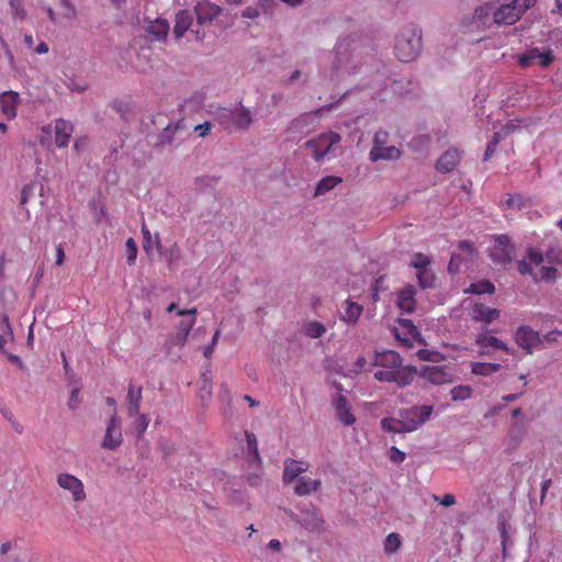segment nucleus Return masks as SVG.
<instances>
[{
	"label": "nucleus",
	"mask_w": 562,
	"mask_h": 562,
	"mask_svg": "<svg viewBox=\"0 0 562 562\" xmlns=\"http://www.w3.org/2000/svg\"><path fill=\"white\" fill-rule=\"evenodd\" d=\"M461 262V258L459 255H452L451 256V259H450V262H449V266H448V270L450 273H457L458 270H459V263Z\"/></svg>",
	"instance_id": "774afa93"
},
{
	"label": "nucleus",
	"mask_w": 562,
	"mask_h": 562,
	"mask_svg": "<svg viewBox=\"0 0 562 562\" xmlns=\"http://www.w3.org/2000/svg\"><path fill=\"white\" fill-rule=\"evenodd\" d=\"M498 529L501 531V537H502L503 554L505 555L506 554L507 543L509 541V536L507 533L506 522H505L504 519L498 521Z\"/></svg>",
	"instance_id": "13d9d810"
},
{
	"label": "nucleus",
	"mask_w": 562,
	"mask_h": 562,
	"mask_svg": "<svg viewBox=\"0 0 562 562\" xmlns=\"http://www.w3.org/2000/svg\"><path fill=\"white\" fill-rule=\"evenodd\" d=\"M495 291L494 284L488 280H483L477 283H472L470 286L464 290L465 293H473V294H484L488 293L492 294Z\"/></svg>",
	"instance_id": "58836bf2"
},
{
	"label": "nucleus",
	"mask_w": 562,
	"mask_h": 562,
	"mask_svg": "<svg viewBox=\"0 0 562 562\" xmlns=\"http://www.w3.org/2000/svg\"><path fill=\"white\" fill-rule=\"evenodd\" d=\"M473 390L469 385H457L450 390L453 401H464L472 396Z\"/></svg>",
	"instance_id": "c03bdc74"
},
{
	"label": "nucleus",
	"mask_w": 562,
	"mask_h": 562,
	"mask_svg": "<svg viewBox=\"0 0 562 562\" xmlns=\"http://www.w3.org/2000/svg\"><path fill=\"white\" fill-rule=\"evenodd\" d=\"M196 308H190V310H177V315L181 317H186L183 321L180 322L178 325V330L180 333H183L186 335L190 334V330L192 329L193 325L195 324V315H196Z\"/></svg>",
	"instance_id": "7c9ffc66"
},
{
	"label": "nucleus",
	"mask_w": 562,
	"mask_h": 562,
	"mask_svg": "<svg viewBox=\"0 0 562 562\" xmlns=\"http://www.w3.org/2000/svg\"><path fill=\"white\" fill-rule=\"evenodd\" d=\"M308 469V463L304 461H297L294 459H286L284 461V470L282 475V481L284 484H291L294 481L296 482L300 479L301 474L306 472Z\"/></svg>",
	"instance_id": "4468645a"
},
{
	"label": "nucleus",
	"mask_w": 562,
	"mask_h": 562,
	"mask_svg": "<svg viewBox=\"0 0 562 562\" xmlns=\"http://www.w3.org/2000/svg\"><path fill=\"white\" fill-rule=\"evenodd\" d=\"M389 458L393 463L400 464L405 460L406 454L398 448L391 447L390 452H389Z\"/></svg>",
	"instance_id": "4d7b16f0"
},
{
	"label": "nucleus",
	"mask_w": 562,
	"mask_h": 562,
	"mask_svg": "<svg viewBox=\"0 0 562 562\" xmlns=\"http://www.w3.org/2000/svg\"><path fill=\"white\" fill-rule=\"evenodd\" d=\"M432 498L435 502L445 507L453 506L457 503L454 495L450 493L445 494L442 497H439L438 495H432Z\"/></svg>",
	"instance_id": "6e6d98bb"
},
{
	"label": "nucleus",
	"mask_w": 562,
	"mask_h": 562,
	"mask_svg": "<svg viewBox=\"0 0 562 562\" xmlns=\"http://www.w3.org/2000/svg\"><path fill=\"white\" fill-rule=\"evenodd\" d=\"M311 121H312L311 114H302V115L293 119L289 123L285 132L288 134H303L307 131V127L310 126Z\"/></svg>",
	"instance_id": "2f4dec72"
},
{
	"label": "nucleus",
	"mask_w": 562,
	"mask_h": 562,
	"mask_svg": "<svg viewBox=\"0 0 562 562\" xmlns=\"http://www.w3.org/2000/svg\"><path fill=\"white\" fill-rule=\"evenodd\" d=\"M501 312L496 308L487 307L483 304L475 303L472 308V317L475 321H481L486 324L499 317Z\"/></svg>",
	"instance_id": "bb28decb"
},
{
	"label": "nucleus",
	"mask_w": 562,
	"mask_h": 562,
	"mask_svg": "<svg viewBox=\"0 0 562 562\" xmlns=\"http://www.w3.org/2000/svg\"><path fill=\"white\" fill-rule=\"evenodd\" d=\"M351 61V55L349 54L347 47L342 45L341 43L337 44L335 47V60H334V68L336 71L340 69L348 70V66Z\"/></svg>",
	"instance_id": "c756f323"
},
{
	"label": "nucleus",
	"mask_w": 562,
	"mask_h": 562,
	"mask_svg": "<svg viewBox=\"0 0 562 562\" xmlns=\"http://www.w3.org/2000/svg\"><path fill=\"white\" fill-rule=\"evenodd\" d=\"M189 335L177 331L166 342L167 353L171 355L173 347H183Z\"/></svg>",
	"instance_id": "a18cd8bd"
},
{
	"label": "nucleus",
	"mask_w": 562,
	"mask_h": 562,
	"mask_svg": "<svg viewBox=\"0 0 562 562\" xmlns=\"http://www.w3.org/2000/svg\"><path fill=\"white\" fill-rule=\"evenodd\" d=\"M400 325L403 328L407 329V333L411 336L418 335V330H417V328L415 327V325L413 324V322L411 319H400Z\"/></svg>",
	"instance_id": "338daca9"
},
{
	"label": "nucleus",
	"mask_w": 562,
	"mask_h": 562,
	"mask_svg": "<svg viewBox=\"0 0 562 562\" xmlns=\"http://www.w3.org/2000/svg\"><path fill=\"white\" fill-rule=\"evenodd\" d=\"M193 24V14L189 10H181L176 14L173 35L177 40L181 38Z\"/></svg>",
	"instance_id": "4be33fe9"
},
{
	"label": "nucleus",
	"mask_w": 562,
	"mask_h": 562,
	"mask_svg": "<svg viewBox=\"0 0 562 562\" xmlns=\"http://www.w3.org/2000/svg\"><path fill=\"white\" fill-rule=\"evenodd\" d=\"M416 277L418 279V283H419L420 288L427 289V288H431L434 285L435 274L431 272L430 269L417 271Z\"/></svg>",
	"instance_id": "49530a36"
},
{
	"label": "nucleus",
	"mask_w": 562,
	"mask_h": 562,
	"mask_svg": "<svg viewBox=\"0 0 562 562\" xmlns=\"http://www.w3.org/2000/svg\"><path fill=\"white\" fill-rule=\"evenodd\" d=\"M213 119L228 132H246L255 121L251 111L243 104L233 108H218L213 112Z\"/></svg>",
	"instance_id": "7ed1b4c3"
},
{
	"label": "nucleus",
	"mask_w": 562,
	"mask_h": 562,
	"mask_svg": "<svg viewBox=\"0 0 562 562\" xmlns=\"http://www.w3.org/2000/svg\"><path fill=\"white\" fill-rule=\"evenodd\" d=\"M126 254H127V263L133 265L136 260L137 256V246L133 238H128L126 240Z\"/></svg>",
	"instance_id": "603ef678"
},
{
	"label": "nucleus",
	"mask_w": 562,
	"mask_h": 562,
	"mask_svg": "<svg viewBox=\"0 0 562 562\" xmlns=\"http://www.w3.org/2000/svg\"><path fill=\"white\" fill-rule=\"evenodd\" d=\"M0 327L2 330L0 334V351H2L5 344L13 339V331L8 315L4 314L0 317Z\"/></svg>",
	"instance_id": "4c0bfd02"
},
{
	"label": "nucleus",
	"mask_w": 562,
	"mask_h": 562,
	"mask_svg": "<svg viewBox=\"0 0 562 562\" xmlns=\"http://www.w3.org/2000/svg\"><path fill=\"white\" fill-rule=\"evenodd\" d=\"M300 524L310 531H322L324 529V519L314 507L301 512Z\"/></svg>",
	"instance_id": "2eb2a0df"
},
{
	"label": "nucleus",
	"mask_w": 562,
	"mask_h": 562,
	"mask_svg": "<svg viewBox=\"0 0 562 562\" xmlns=\"http://www.w3.org/2000/svg\"><path fill=\"white\" fill-rule=\"evenodd\" d=\"M80 405L79 389H74L70 393L67 406L70 411H75Z\"/></svg>",
	"instance_id": "e2e57ef3"
},
{
	"label": "nucleus",
	"mask_w": 562,
	"mask_h": 562,
	"mask_svg": "<svg viewBox=\"0 0 562 562\" xmlns=\"http://www.w3.org/2000/svg\"><path fill=\"white\" fill-rule=\"evenodd\" d=\"M55 143L58 147H66L71 137L74 127L72 124L66 120L58 119L55 121Z\"/></svg>",
	"instance_id": "412c9836"
},
{
	"label": "nucleus",
	"mask_w": 562,
	"mask_h": 562,
	"mask_svg": "<svg viewBox=\"0 0 562 562\" xmlns=\"http://www.w3.org/2000/svg\"><path fill=\"white\" fill-rule=\"evenodd\" d=\"M321 485V480H312L306 476H301L300 479H297L293 487V491L297 496H306L317 492Z\"/></svg>",
	"instance_id": "a878e982"
},
{
	"label": "nucleus",
	"mask_w": 562,
	"mask_h": 562,
	"mask_svg": "<svg viewBox=\"0 0 562 562\" xmlns=\"http://www.w3.org/2000/svg\"><path fill=\"white\" fill-rule=\"evenodd\" d=\"M422 30L414 24L404 26L396 38L395 54L402 61L414 60L422 52Z\"/></svg>",
	"instance_id": "20e7f679"
},
{
	"label": "nucleus",
	"mask_w": 562,
	"mask_h": 562,
	"mask_svg": "<svg viewBox=\"0 0 562 562\" xmlns=\"http://www.w3.org/2000/svg\"><path fill=\"white\" fill-rule=\"evenodd\" d=\"M557 274L558 270L554 267H541L538 274V282L541 280L554 281Z\"/></svg>",
	"instance_id": "3c124183"
},
{
	"label": "nucleus",
	"mask_w": 562,
	"mask_h": 562,
	"mask_svg": "<svg viewBox=\"0 0 562 562\" xmlns=\"http://www.w3.org/2000/svg\"><path fill=\"white\" fill-rule=\"evenodd\" d=\"M278 7L279 2L277 0H258L257 2L244 8L240 11V16L259 23L258 21L260 19L271 20Z\"/></svg>",
	"instance_id": "6e6552de"
},
{
	"label": "nucleus",
	"mask_w": 562,
	"mask_h": 562,
	"mask_svg": "<svg viewBox=\"0 0 562 562\" xmlns=\"http://www.w3.org/2000/svg\"><path fill=\"white\" fill-rule=\"evenodd\" d=\"M372 366L382 368L374 372L375 380L394 382L400 387L409 385L417 372L415 367L403 366V359L396 351L387 349L374 352Z\"/></svg>",
	"instance_id": "f257e3e1"
},
{
	"label": "nucleus",
	"mask_w": 562,
	"mask_h": 562,
	"mask_svg": "<svg viewBox=\"0 0 562 562\" xmlns=\"http://www.w3.org/2000/svg\"><path fill=\"white\" fill-rule=\"evenodd\" d=\"M526 258L532 267H540L543 262L542 254L535 249H528Z\"/></svg>",
	"instance_id": "5fc2aeb1"
},
{
	"label": "nucleus",
	"mask_w": 562,
	"mask_h": 562,
	"mask_svg": "<svg viewBox=\"0 0 562 562\" xmlns=\"http://www.w3.org/2000/svg\"><path fill=\"white\" fill-rule=\"evenodd\" d=\"M111 106L123 120L130 119L132 113L131 102L117 99L112 102Z\"/></svg>",
	"instance_id": "79ce46f5"
},
{
	"label": "nucleus",
	"mask_w": 562,
	"mask_h": 562,
	"mask_svg": "<svg viewBox=\"0 0 562 562\" xmlns=\"http://www.w3.org/2000/svg\"><path fill=\"white\" fill-rule=\"evenodd\" d=\"M536 2L537 0H513L510 3L494 7L492 12L493 23L496 25H513Z\"/></svg>",
	"instance_id": "39448f33"
},
{
	"label": "nucleus",
	"mask_w": 562,
	"mask_h": 562,
	"mask_svg": "<svg viewBox=\"0 0 562 562\" xmlns=\"http://www.w3.org/2000/svg\"><path fill=\"white\" fill-rule=\"evenodd\" d=\"M419 375L435 385L452 381L451 374L443 367L438 366H424L419 371Z\"/></svg>",
	"instance_id": "ddd939ff"
},
{
	"label": "nucleus",
	"mask_w": 562,
	"mask_h": 562,
	"mask_svg": "<svg viewBox=\"0 0 562 562\" xmlns=\"http://www.w3.org/2000/svg\"><path fill=\"white\" fill-rule=\"evenodd\" d=\"M502 366L499 363L492 362H472L471 373L480 376H490L493 373L499 371Z\"/></svg>",
	"instance_id": "473e14b6"
},
{
	"label": "nucleus",
	"mask_w": 562,
	"mask_h": 562,
	"mask_svg": "<svg viewBox=\"0 0 562 562\" xmlns=\"http://www.w3.org/2000/svg\"><path fill=\"white\" fill-rule=\"evenodd\" d=\"M20 101V95L14 91H5L0 95V108L2 113L12 120L16 116V106Z\"/></svg>",
	"instance_id": "aec40b11"
},
{
	"label": "nucleus",
	"mask_w": 562,
	"mask_h": 562,
	"mask_svg": "<svg viewBox=\"0 0 562 562\" xmlns=\"http://www.w3.org/2000/svg\"><path fill=\"white\" fill-rule=\"evenodd\" d=\"M10 7L12 9L13 15L23 19L25 16V11L22 7L21 0H10Z\"/></svg>",
	"instance_id": "69168bd1"
},
{
	"label": "nucleus",
	"mask_w": 562,
	"mask_h": 562,
	"mask_svg": "<svg viewBox=\"0 0 562 562\" xmlns=\"http://www.w3.org/2000/svg\"><path fill=\"white\" fill-rule=\"evenodd\" d=\"M246 438H247V448H248L249 452H251L254 454V458L256 459V461L258 463H260L261 459H260L259 451H258V443H257L256 436L254 434L246 432Z\"/></svg>",
	"instance_id": "8fccbe9b"
},
{
	"label": "nucleus",
	"mask_w": 562,
	"mask_h": 562,
	"mask_svg": "<svg viewBox=\"0 0 562 562\" xmlns=\"http://www.w3.org/2000/svg\"><path fill=\"white\" fill-rule=\"evenodd\" d=\"M199 25H209L222 13V8L209 0H202L194 7Z\"/></svg>",
	"instance_id": "f8f14e48"
},
{
	"label": "nucleus",
	"mask_w": 562,
	"mask_h": 562,
	"mask_svg": "<svg viewBox=\"0 0 562 562\" xmlns=\"http://www.w3.org/2000/svg\"><path fill=\"white\" fill-rule=\"evenodd\" d=\"M387 140H389V133L386 131H383V130L376 131L373 136L372 148L385 146Z\"/></svg>",
	"instance_id": "864d4df0"
},
{
	"label": "nucleus",
	"mask_w": 562,
	"mask_h": 562,
	"mask_svg": "<svg viewBox=\"0 0 562 562\" xmlns=\"http://www.w3.org/2000/svg\"><path fill=\"white\" fill-rule=\"evenodd\" d=\"M493 10V4H485L476 8L473 14L474 21L481 25L491 26L492 24H494L492 16Z\"/></svg>",
	"instance_id": "72a5a7b5"
},
{
	"label": "nucleus",
	"mask_w": 562,
	"mask_h": 562,
	"mask_svg": "<svg viewBox=\"0 0 562 562\" xmlns=\"http://www.w3.org/2000/svg\"><path fill=\"white\" fill-rule=\"evenodd\" d=\"M517 268H518L519 273L529 274L532 277L533 281L538 282V273L533 272V267L527 260L526 257L522 260L518 261Z\"/></svg>",
	"instance_id": "09e8293b"
},
{
	"label": "nucleus",
	"mask_w": 562,
	"mask_h": 562,
	"mask_svg": "<svg viewBox=\"0 0 562 562\" xmlns=\"http://www.w3.org/2000/svg\"><path fill=\"white\" fill-rule=\"evenodd\" d=\"M460 159V153L454 148H450L439 157L436 164V168L442 173L451 172L459 164Z\"/></svg>",
	"instance_id": "6ab92c4d"
},
{
	"label": "nucleus",
	"mask_w": 562,
	"mask_h": 562,
	"mask_svg": "<svg viewBox=\"0 0 562 562\" xmlns=\"http://www.w3.org/2000/svg\"><path fill=\"white\" fill-rule=\"evenodd\" d=\"M362 306L356 302L346 301V307L341 316L346 323L355 324L362 313Z\"/></svg>",
	"instance_id": "e433bc0d"
},
{
	"label": "nucleus",
	"mask_w": 562,
	"mask_h": 562,
	"mask_svg": "<svg viewBox=\"0 0 562 562\" xmlns=\"http://www.w3.org/2000/svg\"><path fill=\"white\" fill-rule=\"evenodd\" d=\"M342 181L340 177H334V176H327L323 179H321L314 190V195H323L330 190H333L337 184H339Z\"/></svg>",
	"instance_id": "c9c22d12"
},
{
	"label": "nucleus",
	"mask_w": 562,
	"mask_h": 562,
	"mask_svg": "<svg viewBox=\"0 0 562 562\" xmlns=\"http://www.w3.org/2000/svg\"><path fill=\"white\" fill-rule=\"evenodd\" d=\"M431 405L413 406L400 409L397 417H385L381 420L383 430L392 434L412 432L417 430L431 416Z\"/></svg>",
	"instance_id": "f03ea898"
},
{
	"label": "nucleus",
	"mask_w": 562,
	"mask_h": 562,
	"mask_svg": "<svg viewBox=\"0 0 562 562\" xmlns=\"http://www.w3.org/2000/svg\"><path fill=\"white\" fill-rule=\"evenodd\" d=\"M554 60L552 50L540 52L535 47L528 49L526 53L518 55L517 61L521 67H529L531 65H539L542 68L548 67Z\"/></svg>",
	"instance_id": "9d476101"
},
{
	"label": "nucleus",
	"mask_w": 562,
	"mask_h": 562,
	"mask_svg": "<svg viewBox=\"0 0 562 562\" xmlns=\"http://www.w3.org/2000/svg\"><path fill=\"white\" fill-rule=\"evenodd\" d=\"M429 263H430L429 257L424 255V254H422V252L414 254L413 257H412V261H411V265L417 271L428 269Z\"/></svg>",
	"instance_id": "de8ad7c7"
},
{
	"label": "nucleus",
	"mask_w": 562,
	"mask_h": 562,
	"mask_svg": "<svg viewBox=\"0 0 562 562\" xmlns=\"http://www.w3.org/2000/svg\"><path fill=\"white\" fill-rule=\"evenodd\" d=\"M184 128L183 121L168 124L158 135L157 145L165 147L171 145L176 139V135Z\"/></svg>",
	"instance_id": "5701e85b"
},
{
	"label": "nucleus",
	"mask_w": 562,
	"mask_h": 562,
	"mask_svg": "<svg viewBox=\"0 0 562 562\" xmlns=\"http://www.w3.org/2000/svg\"><path fill=\"white\" fill-rule=\"evenodd\" d=\"M521 122V120H512L503 125L499 130L505 134L506 137H508L512 133L519 128V124Z\"/></svg>",
	"instance_id": "bf43d9fd"
},
{
	"label": "nucleus",
	"mask_w": 562,
	"mask_h": 562,
	"mask_svg": "<svg viewBox=\"0 0 562 562\" xmlns=\"http://www.w3.org/2000/svg\"><path fill=\"white\" fill-rule=\"evenodd\" d=\"M142 386L135 389L132 383H130L126 401H127V414L130 417L134 415H138L140 402H142Z\"/></svg>",
	"instance_id": "cd10ccee"
},
{
	"label": "nucleus",
	"mask_w": 562,
	"mask_h": 562,
	"mask_svg": "<svg viewBox=\"0 0 562 562\" xmlns=\"http://www.w3.org/2000/svg\"><path fill=\"white\" fill-rule=\"evenodd\" d=\"M340 140L341 137L339 134L327 132L307 140L304 146L312 153L316 161H321L326 155L334 150V147L339 144Z\"/></svg>",
	"instance_id": "423d86ee"
},
{
	"label": "nucleus",
	"mask_w": 562,
	"mask_h": 562,
	"mask_svg": "<svg viewBox=\"0 0 562 562\" xmlns=\"http://www.w3.org/2000/svg\"><path fill=\"white\" fill-rule=\"evenodd\" d=\"M402 546L401 536L396 532H392L386 536L383 548L385 553L392 554L395 553Z\"/></svg>",
	"instance_id": "ea45409f"
},
{
	"label": "nucleus",
	"mask_w": 562,
	"mask_h": 562,
	"mask_svg": "<svg viewBox=\"0 0 562 562\" xmlns=\"http://www.w3.org/2000/svg\"><path fill=\"white\" fill-rule=\"evenodd\" d=\"M123 441L121 430V419L114 414L108 423L102 447L109 450H115Z\"/></svg>",
	"instance_id": "9b49d317"
},
{
	"label": "nucleus",
	"mask_w": 562,
	"mask_h": 562,
	"mask_svg": "<svg viewBox=\"0 0 562 562\" xmlns=\"http://www.w3.org/2000/svg\"><path fill=\"white\" fill-rule=\"evenodd\" d=\"M502 203L507 209H513V210H522V209L529 207L531 205L530 199L526 198L524 195H520V194H515V195L506 194V196L504 198Z\"/></svg>",
	"instance_id": "f704fd0d"
},
{
	"label": "nucleus",
	"mask_w": 562,
	"mask_h": 562,
	"mask_svg": "<svg viewBox=\"0 0 562 562\" xmlns=\"http://www.w3.org/2000/svg\"><path fill=\"white\" fill-rule=\"evenodd\" d=\"M220 334H221V331L217 329L214 333L211 342L204 348L203 355H204L205 358H210L213 355L214 348H215V346H216V344L218 341V338H220Z\"/></svg>",
	"instance_id": "0e129e2a"
},
{
	"label": "nucleus",
	"mask_w": 562,
	"mask_h": 562,
	"mask_svg": "<svg viewBox=\"0 0 562 562\" xmlns=\"http://www.w3.org/2000/svg\"><path fill=\"white\" fill-rule=\"evenodd\" d=\"M401 157V150L395 146H381L371 148L369 158L375 162L378 160H397Z\"/></svg>",
	"instance_id": "393cba45"
},
{
	"label": "nucleus",
	"mask_w": 562,
	"mask_h": 562,
	"mask_svg": "<svg viewBox=\"0 0 562 562\" xmlns=\"http://www.w3.org/2000/svg\"><path fill=\"white\" fill-rule=\"evenodd\" d=\"M133 417H136V428L138 434H143L149 425V418L140 413H138V415H134Z\"/></svg>",
	"instance_id": "052dcab7"
},
{
	"label": "nucleus",
	"mask_w": 562,
	"mask_h": 562,
	"mask_svg": "<svg viewBox=\"0 0 562 562\" xmlns=\"http://www.w3.org/2000/svg\"><path fill=\"white\" fill-rule=\"evenodd\" d=\"M169 24L166 20L157 19L156 21L149 23L146 27V32L153 40L161 41L165 40L168 35Z\"/></svg>",
	"instance_id": "c85d7f7f"
},
{
	"label": "nucleus",
	"mask_w": 562,
	"mask_h": 562,
	"mask_svg": "<svg viewBox=\"0 0 562 562\" xmlns=\"http://www.w3.org/2000/svg\"><path fill=\"white\" fill-rule=\"evenodd\" d=\"M304 333L307 337L319 338L326 333V327L319 322H310L304 326Z\"/></svg>",
	"instance_id": "37998d69"
},
{
	"label": "nucleus",
	"mask_w": 562,
	"mask_h": 562,
	"mask_svg": "<svg viewBox=\"0 0 562 562\" xmlns=\"http://www.w3.org/2000/svg\"><path fill=\"white\" fill-rule=\"evenodd\" d=\"M515 340L519 347L531 353L532 347L539 341V336L530 327L520 326L515 334Z\"/></svg>",
	"instance_id": "dca6fc26"
},
{
	"label": "nucleus",
	"mask_w": 562,
	"mask_h": 562,
	"mask_svg": "<svg viewBox=\"0 0 562 562\" xmlns=\"http://www.w3.org/2000/svg\"><path fill=\"white\" fill-rule=\"evenodd\" d=\"M475 344L480 346L479 353L481 356L488 355L490 347L494 348V349L509 351L508 347L506 346V344L504 341L499 340L495 336H491L485 333L479 334L475 337Z\"/></svg>",
	"instance_id": "a211bd4d"
},
{
	"label": "nucleus",
	"mask_w": 562,
	"mask_h": 562,
	"mask_svg": "<svg viewBox=\"0 0 562 562\" xmlns=\"http://www.w3.org/2000/svg\"><path fill=\"white\" fill-rule=\"evenodd\" d=\"M333 406L335 407L336 409V415H337V418L345 425L347 426H350V425H353L355 422H356V417L352 415V413L350 412V407L348 405V401L347 398L341 395V394H338L334 400H333Z\"/></svg>",
	"instance_id": "f3484780"
},
{
	"label": "nucleus",
	"mask_w": 562,
	"mask_h": 562,
	"mask_svg": "<svg viewBox=\"0 0 562 562\" xmlns=\"http://www.w3.org/2000/svg\"><path fill=\"white\" fill-rule=\"evenodd\" d=\"M56 482L60 488L67 491L74 502L81 503L86 499L85 485L80 479L69 473H59Z\"/></svg>",
	"instance_id": "1a4fd4ad"
},
{
	"label": "nucleus",
	"mask_w": 562,
	"mask_h": 562,
	"mask_svg": "<svg viewBox=\"0 0 562 562\" xmlns=\"http://www.w3.org/2000/svg\"><path fill=\"white\" fill-rule=\"evenodd\" d=\"M415 288L408 285L401 290L397 295V306L404 313H412L415 310Z\"/></svg>",
	"instance_id": "b1692460"
},
{
	"label": "nucleus",
	"mask_w": 562,
	"mask_h": 562,
	"mask_svg": "<svg viewBox=\"0 0 562 562\" xmlns=\"http://www.w3.org/2000/svg\"><path fill=\"white\" fill-rule=\"evenodd\" d=\"M142 234L143 248L146 252H149L151 249L159 246L158 235L151 236L150 232L148 231L145 224L142 225Z\"/></svg>",
	"instance_id": "a19ab883"
},
{
	"label": "nucleus",
	"mask_w": 562,
	"mask_h": 562,
	"mask_svg": "<svg viewBox=\"0 0 562 562\" xmlns=\"http://www.w3.org/2000/svg\"><path fill=\"white\" fill-rule=\"evenodd\" d=\"M493 245L490 248V257L493 262L507 265L514 258L515 247L507 235H494Z\"/></svg>",
	"instance_id": "0eeeda50"
},
{
	"label": "nucleus",
	"mask_w": 562,
	"mask_h": 562,
	"mask_svg": "<svg viewBox=\"0 0 562 562\" xmlns=\"http://www.w3.org/2000/svg\"><path fill=\"white\" fill-rule=\"evenodd\" d=\"M416 355H417L418 359H420L423 361H436L437 357L439 356L438 352L427 350V349H420L417 351Z\"/></svg>",
	"instance_id": "680f3d73"
}]
</instances>
